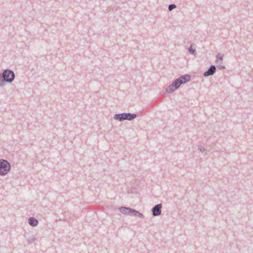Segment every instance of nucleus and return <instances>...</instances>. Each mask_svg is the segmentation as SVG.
Listing matches in <instances>:
<instances>
[{"label": "nucleus", "instance_id": "nucleus-1", "mask_svg": "<svg viewBox=\"0 0 253 253\" xmlns=\"http://www.w3.org/2000/svg\"><path fill=\"white\" fill-rule=\"evenodd\" d=\"M191 76L190 75H183L174 80L170 85L166 88V91L170 93L178 89L180 86L188 82L191 80Z\"/></svg>", "mask_w": 253, "mask_h": 253}, {"label": "nucleus", "instance_id": "nucleus-2", "mask_svg": "<svg viewBox=\"0 0 253 253\" xmlns=\"http://www.w3.org/2000/svg\"><path fill=\"white\" fill-rule=\"evenodd\" d=\"M15 77V74L12 70L8 69L4 70L2 73H0V87H3L5 83H11Z\"/></svg>", "mask_w": 253, "mask_h": 253}, {"label": "nucleus", "instance_id": "nucleus-3", "mask_svg": "<svg viewBox=\"0 0 253 253\" xmlns=\"http://www.w3.org/2000/svg\"><path fill=\"white\" fill-rule=\"evenodd\" d=\"M136 117L137 115L135 113H122L115 114L113 118L114 119L120 122H123L125 120H133L136 118Z\"/></svg>", "mask_w": 253, "mask_h": 253}, {"label": "nucleus", "instance_id": "nucleus-4", "mask_svg": "<svg viewBox=\"0 0 253 253\" xmlns=\"http://www.w3.org/2000/svg\"><path fill=\"white\" fill-rule=\"evenodd\" d=\"M11 169L10 163L5 160H0V175H5Z\"/></svg>", "mask_w": 253, "mask_h": 253}, {"label": "nucleus", "instance_id": "nucleus-5", "mask_svg": "<svg viewBox=\"0 0 253 253\" xmlns=\"http://www.w3.org/2000/svg\"><path fill=\"white\" fill-rule=\"evenodd\" d=\"M162 204H159L154 206L151 209L152 215L154 216L160 215L162 213Z\"/></svg>", "mask_w": 253, "mask_h": 253}, {"label": "nucleus", "instance_id": "nucleus-6", "mask_svg": "<svg viewBox=\"0 0 253 253\" xmlns=\"http://www.w3.org/2000/svg\"><path fill=\"white\" fill-rule=\"evenodd\" d=\"M216 72V67L214 65H211L210 68L206 72L204 73L205 77L212 76Z\"/></svg>", "mask_w": 253, "mask_h": 253}, {"label": "nucleus", "instance_id": "nucleus-7", "mask_svg": "<svg viewBox=\"0 0 253 253\" xmlns=\"http://www.w3.org/2000/svg\"><path fill=\"white\" fill-rule=\"evenodd\" d=\"M131 208L126 207H121L119 209L120 211L124 214L130 215Z\"/></svg>", "mask_w": 253, "mask_h": 253}, {"label": "nucleus", "instance_id": "nucleus-8", "mask_svg": "<svg viewBox=\"0 0 253 253\" xmlns=\"http://www.w3.org/2000/svg\"><path fill=\"white\" fill-rule=\"evenodd\" d=\"M131 211L130 212V215H133L134 216H137L140 218H144V215L142 213L139 212L138 211L133 209H131Z\"/></svg>", "mask_w": 253, "mask_h": 253}, {"label": "nucleus", "instance_id": "nucleus-9", "mask_svg": "<svg viewBox=\"0 0 253 253\" xmlns=\"http://www.w3.org/2000/svg\"><path fill=\"white\" fill-rule=\"evenodd\" d=\"M38 220L34 217H30L28 219L29 224L33 227L36 226L38 225Z\"/></svg>", "mask_w": 253, "mask_h": 253}, {"label": "nucleus", "instance_id": "nucleus-10", "mask_svg": "<svg viewBox=\"0 0 253 253\" xmlns=\"http://www.w3.org/2000/svg\"><path fill=\"white\" fill-rule=\"evenodd\" d=\"M188 52L190 54L195 55L196 54V49L193 48L192 46H190L188 49Z\"/></svg>", "mask_w": 253, "mask_h": 253}, {"label": "nucleus", "instance_id": "nucleus-11", "mask_svg": "<svg viewBox=\"0 0 253 253\" xmlns=\"http://www.w3.org/2000/svg\"><path fill=\"white\" fill-rule=\"evenodd\" d=\"M223 55L220 53H218L216 55V62H217L218 60H222L223 59Z\"/></svg>", "mask_w": 253, "mask_h": 253}, {"label": "nucleus", "instance_id": "nucleus-12", "mask_svg": "<svg viewBox=\"0 0 253 253\" xmlns=\"http://www.w3.org/2000/svg\"><path fill=\"white\" fill-rule=\"evenodd\" d=\"M176 7V5L175 4H170L168 6V9L169 11H171L173 9Z\"/></svg>", "mask_w": 253, "mask_h": 253}, {"label": "nucleus", "instance_id": "nucleus-13", "mask_svg": "<svg viewBox=\"0 0 253 253\" xmlns=\"http://www.w3.org/2000/svg\"><path fill=\"white\" fill-rule=\"evenodd\" d=\"M36 239L35 238H30L27 240V242L29 244H32L36 241Z\"/></svg>", "mask_w": 253, "mask_h": 253}, {"label": "nucleus", "instance_id": "nucleus-14", "mask_svg": "<svg viewBox=\"0 0 253 253\" xmlns=\"http://www.w3.org/2000/svg\"><path fill=\"white\" fill-rule=\"evenodd\" d=\"M199 150L202 153H204V152L206 151L205 148L204 147H202V146H199Z\"/></svg>", "mask_w": 253, "mask_h": 253}, {"label": "nucleus", "instance_id": "nucleus-15", "mask_svg": "<svg viewBox=\"0 0 253 253\" xmlns=\"http://www.w3.org/2000/svg\"><path fill=\"white\" fill-rule=\"evenodd\" d=\"M217 67L218 69L220 70H224L225 68V66L222 65H218Z\"/></svg>", "mask_w": 253, "mask_h": 253}]
</instances>
